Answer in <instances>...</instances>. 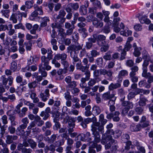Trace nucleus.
Here are the masks:
<instances>
[{
    "label": "nucleus",
    "instance_id": "f257e3e1",
    "mask_svg": "<svg viewBox=\"0 0 153 153\" xmlns=\"http://www.w3.org/2000/svg\"><path fill=\"white\" fill-rule=\"evenodd\" d=\"M83 45L77 44L76 45H72L69 46L67 48V52L69 53L71 57L73 60V64H75L76 62L77 63L76 65V69L79 70L82 72H84L85 70L89 68V65L84 66L82 64L81 60L78 58L77 53L79 51L82 49Z\"/></svg>",
    "mask_w": 153,
    "mask_h": 153
},
{
    "label": "nucleus",
    "instance_id": "f03ea898",
    "mask_svg": "<svg viewBox=\"0 0 153 153\" xmlns=\"http://www.w3.org/2000/svg\"><path fill=\"white\" fill-rule=\"evenodd\" d=\"M51 53H48L47 57H46L45 56H43L41 58V63L39 65H41L42 67L45 68L47 71L50 70L51 68V67L49 65V61L52 58Z\"/></svg>",
    "mask_w": 153,
    "mask_h": 153
},
{
    "label": "nucleus",
    "instance_id": "7ed1b4c3",
    "mask_svg": "<svg viewBox=\"0 0 153 153\" xmlns=\"http://www.w3.org/2000/svg\"><path fill=\"white\" fill-rule=\"evenodd\" d=\"M97 125L93 126L92 129L91 130L92 132V134L94 137V141L96 143H99L100 141V135L98 129L96 128L95 126L97 127Z\"/></svg>",
    "mask_w": 153,
    "mask_h": 153
},
{
    "label": "nucleus",
    "instance_id": "20e7f679",
    "mask_svg": "<svg viewBox=\"0 0 153 153\" xmlns=\"http://www.w3.org/2000/svg\"><path fill=\"white\" fill-rule=\"evenodd\" d=\"M120 113L118 111H116L114 114L110 113L108 114L106 116L108 119H111L113 118V120L114 122H118L120 120V118L119 117Z\"/></svg>",
    "mask_w": 153,
    "mask_h": 153
},
{
    "label": "nucleus",
    "instance_id": "39448f33",
    "mask_svg": "<svg viewBox=\"0 0 153 153\" xmlns=\"http://www.w3.org/2000/svg\"><path fill=\"white\" fill-rule=\"evenodd\" d=\"M91 122L93 123L91 125V129L93 128V126L97 125V127L95 126V127L98 129V131H102L104 129V127L103 126L100 125V123L97 122V119L95 117H94L92 118H91Z\"/></svg>",
    "mask_w": 153,
    "mask_h": 153
},
{
    "label": "nucleus",
    "instance_id": "423d86ee",
    "mask_svg": "<svg viewBox=\"0 0 153 153\" xmlns=\"http://www.w3.org/2000/svg\"><path fill=\"white\" fill-rule=\"evenodd\" d=\"M21 14H18V12L16 13H13L12 14L10 18V20L12 21L13 23H16L17 21L20 22L22 20Z\"/></svg>",
    "mask_w": 153,
    "mask_h": 153
},
{
    "label": "nucleus",
    "instance_id": "0eeeda50",
    "mask_svg": "<svg viewBox=\"0 0 153 153\" xmlns=\"http://www.w3.org/2000/svg\"><path fill=\"white\" fill-rule=\"evenodd\" d=\"M100 75L106 74L108 80H111L112 79L113 72L111 70H107L104 69H100Z\"/></svg>",
    "mask_w": 153,
    "mask_h": 153
},
{
    "label": "nucleus",
    "instance_id": "6e6552de",
    "mask_svg": "<svg viewBox=\"0 0 153 153\" xmlns=\"http://www.w3.org/2000/svg\"><path fill=\"white\" fill-rule=\"evenodd\" d=\"M79 5L77 3L69 4L66 8V11L68 12H70L71 11V8L74 10H77L79 8Z\"/></svg>",
    "mask_w": 153,
    "mask_h": 153
},
{
    "label": "nucleus",
    "instance_id": "1a4fd4ad",
    "mask_svg": "<svg viewBox=\"0 0 153 153\" xmlns=\"http://www.w3.org/2000/svg\"><path fill=\"white\" fill-rule=\"evenodd\" d=\"M115 94L116 93L114 91H113L112 94H111L110 92L108 91L103 94L102 95V97L104 100H106L114 97Z\"/></svg>",
    "mask_w": 153,
    "mask_h": 153
},
{
    "label": "nucleus",
    "instance_id": "9d476101",
    "mask_svg": "<svg viewBox=\"0 0 153 153\" xmlns=\"http://www.w3.org/2000/svg\"><path fill=\"white\" fill-rule=\"evenodd\" d=\"M92 23L94 26L97 28H101L103 26V23L101 20H98L97 18L94 19Z\"/></svg>",
    "mask_w": 153,
    "mask_h": 153
},
{
    "label": "nucleus",
    "instance_id": "9b49d317",
    "mask_svg": "<svg viewBox=\"0 0 153 153\" xmlns=\"http://www.w3.org/2000/svg\"><path fill=\"white\" fill-rule=\"evenodd\" d=\"M106 37L103 35H99L96 37V40L97 45L99 46H101L105 42L104 40L105 39Z\"/></svg>",
    "mask_w": 153,
    "mask_h": 153
},
{
    "label": "nucleus",
    "instance_id": "f8f14e48",
    "mask_svg": "<svg viewBox=\"0 0 153 153\" xmlns=\"http://www.w3.org/2000/svg\"><path fill=\"white\" fill-rule=\"evenodd\" d=\"M112 140H113L112 136L106 134V135L105 134H103L102 137L101 143L102 144H105L108 141L109 142Z\"/></svg>",
    "mask_w": 153,
    "mask_h": 153
},
{
    "label": "nucleus",
    "instance_id": "ddd939ff",
    "mask_svg": "<svg viewBox=\"0 0 153 153\" xmlns=\"http://www.w3.org/2000/svg\"><path fill=\"white\" fill-rule=\"evenodd\" d=\"M67 68H64L63 69H59L57 71V74L59 76V79L62 80L63 79L64 76L62 74H66L68 72Z\"/></svg>",
    "mask_w": 153,
    "mask_h": 153
},
{
    "label": "nucleus",
    "instance_id": "4468645a",
    "mask_svg": "<svg viewBox=\"0 0 153 153\" xmlns=\"http://www.w3.org/2000/svg\"><path fill=\"white\" fill-rule=\"evenodd\" d=\"M6 142L7 144H10L12 143L13 140H17L18 137L16 135H7L6 136Z\"/></svg>",
    "mask_w": 153,
    "mask_h": 153
},
{
    "label": "nucleus",
    "instance_id": "2eb2a0df",
    "mask_svg": "<svg viewBox=\"0 0 153 153\" xmlns=\"http://www.w3.org/2000/svg\"><path fill=\"white\" fill-rule=\"evenodd\" d=\"M128 73L127 71L123 70L120 71L118 74V82H121L123 80V77L128 75Z\"/></svg>",
    "mask_w": 153,
    "mask_h": 153
},
{
    "label": "nucleus",
    "instance_id": "dca6fc26",
    "mask_svg": "<svg viewBox=\"0 0 153 153\" xmlns=\"http://www.w3.org/2000/svg\"><path fill=\"white\" fill-rule=\"evenodd\" d=\"M27 127V126L23 124L20 125L16 129V131L19 133L18 135H23L25 133L24 129Z\"/></svg>",
    "mask_w": 153,
    "mask_h": 153
},
{
    "label": "nucleus",
    "instance_id": "f3484780",
    "mask_svg": "<svg viewBox=\"0 0 153 153\" xmlns=\"http://www.w3.org/2000/svg\"><path fill=\"white\" fill-rule=\"evenodd\" d=\"M120 82L114 83L113 82L111 83L108 86V88L109 91H113L114 89L120 88L121 87Z\"/></svg>",
    "mask_w": 153,
    "mask_h": 153
},
{
    "label": "nucleus",
    "instance_id": "a211bd4d",
    "mask_svg": "<svg viewBox=\"0 0 153 153\" xmlns=\"http://www.w3.org/2000/svg\"><path fill=\"white\" fill-rule=\"evenodd\" d=\"M29 94L30 95V97L33 100V102L36 103L39 102V100L37 97H36V94L33 91L31 90L29 91Z\"/></svg>",
    "mask_w": 153,
    "mask_h": 153
},
{
    "label": "nucleus",
    "instance_id": "6ab92c4d",
    "mask_svg": "<svg viewBox=\"0 0 153 153\" xmlns=\"http://www.w3.org/2000/svg\"><path fill=\"white\" fill-rule=\"evenodd\" d=\"M27 110V108L26 107H24L22 108L21 111L16 110V112L18 114L19 117L22 118L25 115Z\"/></svg>",
    "mask_w": 153,
    "mask_h": 153
},
{
    "label": "nucleus",
    "instance_id": "aec40b11",
    "mask_svg": "<svg viewBox=\"0 0 153 153\" xmlns=\"http://www.w3.org/2000/svg\"><path fill=\"white\" fill-rule=\"evenodd\" d=\"M67 55L65 53H62L61 54L58 53L55 55L54 58L57 60L61 59V61L64 60H66L67 58Z\"/></svg>",
    "mask_w": 153,
    "mask_h": 153
},
{
    "label": "nucleus",
    "instance_id": "412c9836",
    "mask_svg": "<svg viewBox=\"0 0 153 153\" xmlns=\"http://www.w3.org/2000/svg\"><path fill=\"white\" fill-rule=\"evenodd\" d=\"M130 129L131 131H139L141 129V125L140 124H138L137 125L132 124L130 126Z\"/></svg>",
    "mask_w": 153,
    "mask_h": 153
},
{
    "label": "nucleus",
    "instance_id": "4be33fe9",
    "mask_svg": "<svg viewBox=\"0 0 153 153\" xmlns=\"http://www.w3.org/2000/svg\"><path fill=\"white\" fill-rule=\"evenodd\" d=\"M121 105L123 106H127V108L129 110L130 109H132L134 107L133 103L128 101H123Z\"/></svg>",
    "mask_w": 153,
    "mask_h": 153
},
{
    "label": "nucleus",
    "instance_id": "5701e85b",
    "mask_svg": "<svg viewBox=\"0 0 153 153\" xmlns=\"http://www.w3.org/2000/svg\"><path fill=\"white\" fill-rule=\"evenodd\" d=\"M45 70H46L45 68L43 67H42L41 65L39 66V72L41 73L42 77H45L47 76V74L45 71Z\"/></svg>",
    "mask_w": 153,
    "mask_h": 153
},
{
    "label": "nucleus",
    "instance_id": "b1692460",
    "mask_svg": "<svg viewBox=\"0 0 153 153\" xmlns=\"http://www.w3.org/2000/svg\"><path fill=\"white\" fill-rule=\"evenodd\" d=\"M23 146L25 147L29 146V144L27 142L26 140H24L23 141V143H19L18 145L17 148L18 150L20 151L22 150V149L24 148Z\"/></svg>",
    "mask_w": 153,
    "mask_h": 153
},
{
    "label": "nucleus",
    "instance_id": "393cba45",
    "mask_svg": "<svg viewBox=\"0 0 153 153\" xmlns=\"http://www.w3.org/2000/svg\"><path fill=\"white\" fill-rule=\"evenodd\" d=\"M147 101V100L145 97H140L138 102V104L140 106H144L146 105V102Z\"/></svg>",
    "mask_w": 153,
    "mask_h": 153
},
{
    "label": "nucleus",
    "instance_id": "a878e982",
    "mask_svg": "<svg viewBox=\"0 0 153 153\" xmlns=\"http://www.w3.org/2000/svg\"><path fill=\"white\" fill-rule=\"evenodd\" d=\"M26 141H27L28 144H29L30 147L32 149H33L36 148L37 144L33 140L31 139H27Z\"/></svg>",
    "mask_w": 153,
    "mask_h": 153
},
{
    "label": "nucleus",
    "instance_id": "bb28decb",
    "mask_svg": "<svg viewBox=\"0 0 153 153\" xmlns=\"http://www.w3.org/2000/svg\"><path fill=\"white\" fill-rule=\"evenodd\" d=\"M41 118L39 116H36L35 121L36 124L38 126H41L44 123V122L43 120H41Z\"/></svg>",
    "mask_w": 153,
    "mask_h": 153
},
{
    "label": "nucleus",
    "instance_id": "cd10ccee",
    "mask_svg": "<svg viewBox=\"0 0 153 153\" xmlns=\"http://www.w3.org/2000/svg\"><path fill=\"white\" fill-rule=\"evenodd\" d=\"M101 110L99 106L94 105L92 108V112L95 115H98L101 112Z\"/></svg>",
    "mask_w": 153,
    "mask_h": 153
},
{
    "label": "nucleus",
    "instance_id": "c85d7f7f",
    "mask_svg": "<svg viewBox=\"0 0 153 153\" xmlns=\"http://www.w3.org/2000/svg\"><path fill=\"white\" fill-rule=\"evenodd\" d=\"M42 21L41 23L40 26L41 27H44L46 26L47 25V22L49 21L48 17H44L42 18Z\"/></svg>",
    "mask_w": 153,
    "mask_h": 153
},
{
    "label": "nucleus",
    "instance_id": "c756f323",
    "mask_svg": "<svg viewBox=\"0 0 153 153\" xmlns=\"http://www.w3.org/2000/svg\"><path fill=\"white\" fill-rule=\"evenodd\" d=\"M24 45L25 46V48L26 51H30L32 49V44L30 41H28L25 42Z\"/></svg>",
    "mask_w": 153,
    "mask_h": 153
},
{
    "label": "nucleus",
    "instance_id": "7c9ffc66",
    "mask_svg": "<svg viewBox=\"0 0 153 153\" xmlns=\"http://www.w3.org/2000/svg\"><path fill=\"white\" fill-rule=\"evenodd\" d=\"M9 119L10 121V123L12 126H16L18 123L16 121V117L15 115H13L9 117Z\"/></svg>",
    "mask_w": 153,
    "mask_h": 153
},
{
    "label": "nucleus",
    "instance_id": "2f4dec72",
    "mask_svg": "<svg viewBox=\"0 0 153 153\" xmlns=\"http://www.w3.org/2000/svg\"><path fill=\"white\" fill-rule=\"evenodd\" d=\"M57 40L54 38H52L51 41V43L53 46V49L55 51H56L58 49L57 46L56 45Z\"/></svg>",
    "mask_w": 153,
    "mask_h": 153
},
{
    "label": "nucleus",
    "instance_id": "473e14b6",
    "mask_svg": "<svg viewBox=\"0 0 153 153\" xmlns=\"http://www.w3.org/2000/svg\"><path fill=\"white\" fill-rule=\"evenodd\" d=\"M79 11L81 15H85L87 13V8L84 6H81L80 7Z\"/></svg>",
    "mask_w": 153,
    "mask_h": 153
},
{
    "label": "nucleus",
    "instance_id": "72a5a7b5",
    "mask_svg": "<svg viewBox=\"0 0 153 153\" xmlns=\"http://www.w3.org/2000/svg\"><path fill=\"white\" fill-rule=\"evenodd\" d=\"M117 143V141L114 140H112L109 142V143L105 145V148L106 149H109L111 146L113 144H115Z\"/></svg>",
    "mask_w": 153,
    "mask_h": 153
},
{
    "label": "nucleus",
    "instance_id": "f704fd0d",
    "mask_svg": "<svg viewBox=\"0 0 153 153\" xmlns=\"http://www.w3.org/2000/svg\"><path fill=\"white\" fill-rule=\"evenodd\" d=\"M65 123L68 122V125L69 123H74L76 121V119L74 118L70 117L69 116H67V117L65 118Z\"/></svg>",
    "mask_w": 153,
    "mask_h": 153
},
{
    "label": "nucleus",
    "instance_id": "c9c22d12",
    "mask_svg": "<svg viewBox=\"0 0 153 153\" xmlns=\"http://www.w3.org/2000/svg\"><path fill=\"white\" fill-rule=\"evenodd\" d=\"M36 126V123L35 121L31 122L29 124L27 127V129L29 130L27 132L30 134L31 132V130L32 128H34Z\"/></svg>",
    "mask_w": 153,
    "mask_h": 153
},
{
    "label": "nucleus",
    "instance_id": "e433bc0d",
    "mask_svg": "<svg viewBox=\"0 0 153 153\" xmlns=\"http://www.w3.org/2000/svg\"><path fill=\"white\" fill-rule=\"evenodd\" d=\"M129 139V136L127 134H124L121 136V140L124 143H126Z\"/></svg>",
    "mask_w": 153,
    "mask_h": 153
},
{
    "label": "nucleus",
    "instance_id": "4c0bfd02",
    "mask_svg": "<svg viewBox=\"0 0 153 153\" xmlns=\"http://www.w3.org/2000/svg\"><path fill=\"white\" fill-rule=\"evenodd\" d=\"M142 48L140 47H139L137 49H134V51L133 54L135 57H138L141 54L140 51L141 50Z\"/></svg>",
    "mask_w": 153,
    "mask_h": 153
},
{
    "label": "nucleus",
    "instance_id": "58836bf2",
    "mask_svg": "<svg viewBox=\"0 0 153 153\" xmlns=\"http://www.w3.org/2000/svg\"><path fill=\"white\" fill-rule=\"evenodd\" d=\"M57 134H53L50 137V138H49L48 142L50 143H52L56 141V138L57 137Z\"/></svg>",
    "mask_w": 153,
    "mask_h": 153
},
{
    "label": "nucleus",
    "instance_id": "ea45409f",
    "mask_svg": "<svg viewBox=\"0 0 153 153\" xmlns=\"http://www.w3.org/2000/svg\"><path fill=\"white\" fill-rule=\"evenodd\" d=\"M91 100L90 99H88L85 100H83L81 102V106L82 108H84L87 105L89 104Z\"/></svg>",
    "mask_w": 153,
    "mask_h": 153
},
{
    "label": "nucleus",
    "instance_id": "a19ab883",
    "mask_svg": "<svg viewBox=\"0 0 153 153\" xmlns=\"http://www.w3.org/2000/svg\"><path fill=\"white\" fill-rule=\"evenodd\" d=\"M17 68V63L15 61H13L11 64L10 68L11 71L14 72L16 71Z\"/></svg>",
    "mask_w": 153,
    "mask_h": 153
},
{
    "label": "nucleus",
    "instance_id": "79ce46f5",
    "mask_svg": "<svg viewBox=\"0 0 153 153\" xmlns=\"http://www.w3.org/2000/svg\"><path fill=\"white\" fill-rule=\"evenodd\" d=\"M104 43L102 45V47L101 48V51L103 52H106L108 49L109 46L108 44H105L104 45Z\"/></svg>",
    "mask_w": 153,
    "mask_h": 153
},
{
    "label": "nucleus",
    "instance_id": "37998d69",
    "mask_svg": "<svg viewBox=\"0 0 153 153\" xmlns=\"http://www.w3.org/2000/svg\"><path fill=\"white\" fill-rule=\"evenodd\" d=\"M131 71L130 72L129 74L136 75V72L138 71L139 68L137 66H134L132 67L131 68Z\"/></svg>",
    "mask_w": 153,
    "mask_h": 153
},
{
    "label": "nucleus",
    "instance_id": "c03bdc74",
    "mask_svg": "<svg viewBox=\"0 0 153 153\" xmlns=\"http://www.w3.org/2000/svg\"><path fill=\"white\" fill-rule=\"evenodd\" d=\"M143 108L140 107H138L135 108V110L137 114L140 115L143 113Z\"/></svg>",
    "mask_w": 153,
    "mask_h": 153
},
{
    "label": "nucleus",
    "instance_id": "a18cd8bd",
    "mask_svg": "<svg viewBox=\"0 0 153 153\" xmlns=\"http://www.w3.org/2000/svg\"><path fill=\"white\" fill-rule=\"evenodd\" d=\"M135 75V74H129L130 78L133 82H136L138 81V78Z\"/></svg>",
    "mask_w": 153,
    "mask_h": 153
},
{
    "label": "nucleus",
    "instance_id": "49530a36",
    "mask_svg": "<svg viewBox=\"0 0 153 153\" xmlns=\"http://www.w3.org/2000/svg\"><path fill=\"white\" fill-rule=\"evenodd\" d=\"M93 75L94 77L96 78V79H99L100 78L98 77L100 75V69H97L95 71H93Z\"/></svg>",
    "mask_w": 153,
    "mask_h": 153
},
{
    "label": "nucleus",
    "instance_id": "de8ad7c7",
    "mask_svg": "<svg viewBox=\"0 0 153 153\" xmlns=\"http://www.w3.org/2000/svg\"><path fill=\"white\" fill-rule=\"evenodd\" d=\"M40 116L42 117H44L43 119L44 120H46L49 117L50 115L49 114L46 113L44 111H42L40 114Z\"/></svg>",
    "mask_w": 153,
    "mask_h": 153
},
{
    "label": "nucleus",
    "instance_id": "09e8293b",
    "mask_svg": "<svg viewBox=\"0 0 153 153\" xmlns=\"http://www.w3.org/2000/svg\"><path fill=\"white\" fill-rule=\"evenodd\" d=\"M14 27L15 29H21L24 30H25V28L24 26H23L22 24L21 23H19L17 24L16 25H15Z\"/></svg>",
    "mask_w": 153,
    "mask_h": 153
},
{
    "label": "nucleus",
    "instance_id": "8fccbe9b",
    "mask_svg": "<svg viewBox=\"0 0 153 153\" xmlns=\"http://www.w3.org/2000/svg\"><path fill=\"white\" fill-rule=\"evenodd\" d=\"M132 46L130 43H126L124 45V49L122 50L125 51L126 52L127 51H129L130 49L131 48Z\"/></svg>",
    "mask_w": 153,
    "mask_h": 153
},
{
    "label": "nucleus",
    "instance_id": "3c124183",
    "mask_svg": "<svg viewBox=\"0 0 153 153\" xmlns=\"http://www.w3.org/2000/svg\"><path fill=\"white\" fill-rule=\"evenodd\" d=\"M69 128L68 129L69 134L72 133L74 131L73 128L75 127V124L74 123H69Z\"/></svg>",
    "mask_w": 153,
    "mask_h": 153
},
{
    "label": "nucleus",
    "instance_id": "603ef678",
    "mask_svg": "<svg viewBox=\"0 0 153 153\" xmlns=\"http://www.w3.org/2000/svg\"><path fill=\"white\" fill-rule=\"evenodd\" d=\"M91 54L92 56L96 57L100 55V53L96 50H93L91 51Z\"/></svg>",
    "mask_w": 153,
    "mask_h": 153
},
{
    "label": "nucleus",
    "instance_id": "864d4df0",
    "mask_svg": "<svg viewBox=\"0 0 153 153\" xmlns=\"http://www.w3.org/2000/svg\"><path fill=\"white\" fill-rule=\"evenodd\" d=\"M33 3V0L31 1H27L25 2V5L27 8L30 9L32 7Z\"/></svg>",
    "mask_w": 153,
    "mask_h": 153
},
{
    "label": "nucleus",
    "instance_id": "5fc2aeb1",
    "mask_svg": "<svg viewBox=\"0 0 153 153\" xmlns=\"http://www.w3.org/2000/svg\"><path fill=\"white\" fill-rule=\"evenodd\" d=\"M109 26L106 25L104 26L102 30L104 33H108L110 32V30Z\"/></svg>",
    "mask_w": 153,
    "mask_h": 153
},
{
    "label": "nucleus",
    "instance_id": "6e6d98bb",
    "mask_svg": "<svg viewBox=\"0 0 153 153\" xmlns=\"http://www.w3.org/2000/svg\"><path fill=\"white\" fill-rule=\"evenodd\" d=\"M34 7L36 10L38 12V14L41 15L43 14V11L41 7H39L37 5H34Z\"/></svg>",
    "mask_w": 153,
    "mask_h": 153
},
{
    "label": "nucleus",
    "instance_id": "4d7b16f0",
    "mask_svg": "<svg viewBox=\"0 0 153 153\" xmlns=\"http://www.w3.org/2000/svg\"><path fill=\"white\" fill-rule=\"evenodd\" d=\"M96 61L97 65L100 66L102 65L103 60L102 58L100 57L97 58L96 59Z\"/></svg>",
    "mask_w": 153,
    "mask_h": 153
},
{
    "label": "nucleus",
    "instance_id": "13d9d810",
    "mask_svg": "<svg viewBox=\"0 0 153 153\" xmlns=\"http://www.w3.org/2000/svg\"><path fill=\"white\" fill-rule=\"evenodd\" d=\"M85 139L88 140V141H91L92 140V138L90 137L91 134L89 132H87L85 134H84Z\"/></svg>",
    "mask_w": 153,
    "mask_h": 153
},
{
    "label": "nucleus",
    "instance_id": "bf43d9fd",
    "mask_svg": "<svg viewBox=\"0 0 153 153\" xmlns=\"http://www.w3.org/2000/svg\"><path fill=\"white\" fill-rule=\"evenodd\" d=\"M150 59L145 60H144L143 64L142 69H147V66L149 64V61Z\"/></svg>",
    "mask_w": 153,
    "mask_h": 153
},
{
    "label": "nucleus",
    "instance_id": "052dcab7",
    "mask_svg": "<svg viewBox=\"0 0 153 153\" xmlns=\"http://www.w3.org/2000/svg\"><path fill=\"white\" fill-rule=\"evenodd\" d=\"M96 80L94 79H91L88 83V85L90 87L93 86L96 83Z\"/></svg>",
    "mask_w": 153,
    "mask_h": 153
},
{
    "label": "nucleus",
    "instance_id": "680f3d73",
    "mask_svg": "<svg viewBox=\"0 0 153 153\" xmlns=\"http://www.w3.org/2000/svg\"><path fill=\"white\" fill-rule=\"evenodd\" d=\"M137 149L139 152H136L135 153H139L140 152L145 153L146 152V150L144 147L141 146H138Z\"/></svg>",
    "mask_w": 153,
    "mask_h": 153
},
{
    "label": "nucleus",
    "instance_id": "e2e57ef3",
    "mask_svg": "<svg viewBox=\"0 0 153 153\" xmlns=\"http://www.w3.org/2000/svg\"><path fill=\"white\" fill-rule=\"evenodd\" d=\"M1 13L2 15L4 16L5 17L7 18H9V14L10 13V10H2L1 11Z\"/></svg>",
    "mask_w": 153,
    "mask_h": 153
},
{
    "label": "nucleus",
    "instance_id": "0e129e2a",
    "mask_svg": "<svg viewBox=\"0 0 153 153\" xmlns=\"http://www.w3.org/2000/svg\"><path fill=\"white\" fill-rule=\"evenodd\" d=\"M13 126L11 125L8 127V131L9 132L10 134H14L16 131V128L14 127Z\"/></svg>",
    "mask_w": 153,
    "mask_h": 153
},
{
    "label": "nucleus",
    "instance_id": "69168bd1",
    "mask_svg": "<svg viewBox=\"0 0 153 153\" xmlns=\"http://www.w3.org/2000/svg\"><path fill=\"white\" fill-rule=\"evenodd\" d=\"M143 71L142 75V76L147 78L148 76L150 75L151 73L149 72L147 73V69H143Z\"/></svg>",
    "mask_w": 153,
    "mask_h": 153
},
{
    "label": "nucleus",
    "instance_id": "338daca9",
    "mask_svg": "<svg viewBox=\"0 0 153 153\" xmlns=\"http://www.w3.org/2000/svg\"><path fill=\"white\" fill-rule=\"evenodd\" d=\"M2 123L4 125L8 123L7 117L6 115H4L1 118Z\"/></svg>",
    "mask_w": 153,
    "mask_h": 153
},
{
    "label": "nucleus",
    "instance_id": "774afa93",
    "mask_svg": "<svg viewBox=\"0 0 153 153\" xmlns=\"http://www.w3.org/2000/svg\"><path fill=\"white\" fill-rule=\"evenodd\" d=\"M103 58L105 60H110L111 59V55L107 52L103 56Z\"/></svg>",
    "mask_w": 153,
    "mask_h": 153
}]
</instances>
